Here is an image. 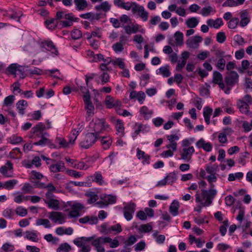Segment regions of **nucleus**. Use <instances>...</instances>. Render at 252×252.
Listing matches in <instances>:
<instances>
[{"instance_id": "nucleus-35", "label": "nucleus", "mask_w": 252, "mask_h": 252, "mask_svg": "<svg viewBox=\"0 0 252 252\" xmlns=\"http://www.w3.org/2000/svg\"><path fill=\"white\" fill-rule=\"evenodd\" d=\"M179 202L176 200H174L170 206L169 212L173 216H177L179 214Z\"/></svg>"}, {"instance_id": "nucleus-26", "label": "nucleus", "mask_w": 252, "mask_h": 252, "mask_svg": "<svg viewBox=\"0 0 252 252\" xmlns=\"http://www.w3.org/2000/svg\"><path fill=\"white\" fill-rule=\"evenodd\" d=\"M202 41V38L200 36L195 35L187 40L186 43L190 48H194L195 45Z\"/></svg>"}, {"instance_id": "nucleus-42", "label": "nucleus", "mask_w": 252, "mask_h": 252, "mask_svg": "<svg viewBox=\"0 0 252 252\" xmlns=\"http://www.w3.org/2000/svg\"><path fill=\"white\" fill-rule=\"evenodd\" d=\"M22 153L19 148H15L9 153V157L14 159L21 158Z\"/></svg>"}, {"instance_id": "nucleus-23", "label": "nucleus", "mask_w": 252, "mask_h": 252, "mask_svg": "<svg viewBox=\"0 0 252 252\" xmlns=\"http://www.w3.org/2000/svg\"><path fill=\"white\" fill-rule=\"evenodd\" d=\"M195 152V150L193 146L188 148H184L183 152L181 154V158L185 160L189 161L191 158V155Z\"/></svg>"}, {"instance_id": "nucleus-21", "label": "nucleus", "mask_w": 252, "mask_h": 252, "mask_svg": "<svg viewBox=\"0 0 252 252\" xmlns=\"http://www.w3.org/2000/svg\"><path fill=\"white\" fill-rule=\"evenodd\" d=\"M112 239L109 237H100L94 239L92 242V245L95 247H102L101 244L109 243L111 242Z\"/></svg>"}, {"instance_id": "nucleus-32", "label": "nucleus", "mask_w": 252, "mask_h": 252, "mask_svg": "<svg viewBox=\"0 0 252 252\" xmlns=\"http://www.w3.org/2000/svg\"><path fill=\"white\" fill-rule=\"evenodd\" d=\"M116 128L117 130L116 134L120 137L124 136V125L122 120L118 119L116 121Z\"/></svg>"}, {"instance_id": "nucleus-31", "label": "nucleus", "mask_w": 252, "mask_h": 252, "mask_svg": "<svg viewBox=\"0 0 252 252\" xmlns=\"http://www.w3.org/2000/svg\"><path fill=\"white\" fill-rule=\"evenodd\" d=\"M140 114L143 115L145 120H149L152 117L153 111L150 110L146 106H142L139 111Z\"/></svg>"}, {"instance_id": "nucleus-45", "label": "nucleus", "mask_w": 252, "mask_h": 252, "mask_svg": "<svg viewBox=\"0 0 252 252\" xmlns=\"http://www.w3.org/2000/svg\"><path fill=\"white\" fill-rule=\"evenodd\" d=\"M222 75L220 72L217 71H214L213 74V82L214 84H219L220 82L222 81Z\"/></svg>"}, {"instance_id": "nucleus-46", "label": "nucleus", "mask_w": 252, "mask_h": 252, "mask_svg": "<svg viewBox=\"0 0 252 252\" xmlns=\"http://www.w3.org/2000/svg\"><path fill=\"white\" fill-rule=\"evenodd\" d=\"M18 63H12L9 65L7 68V72L10 74L14 75L15 77L16 76V73L17 72V68L18 67Z\"/></svg>"}, {"instance_id": "nucleus-5", "label": "nucleus", "mask_w": 252, "mask_h": 252, "mask_svg": "<svg viewBox=\"0 0 252 252\" xmlns=\"http://www.w3.org/2000/svg\"><path fill=\"white\" fill-rule=\"evenodd\" d=\"M100 137L94 133L89 132L87 133L85 138L80 143L81 148L87 149L92 146Z\"/></svg>"}, {"instance_id": "nucleus-6", "label": "nucleus", "mask_w": 252, "mask_h": 252, "mask_svg": "<svg viewBox=\"0 0 252 252\" xmlns=\"http://www.w3.org/2000/svg\"><path fill=\"white\" fill-rule=\"evenodd\" d=\"M217 194V191L214 189H210L208 190H201V196L202 199L205 200V202H202V206L206 207L210 206L212 203V200Z\"/></svg>"}, {"instance_id": "nucleus-27", "label": "nucleus", "mask_w": 252, "mask_h": 252, "mask_svg": "<svg viewBox=\"0 0 252 252\" xmlns=\"http://www.w3.org/2000/svg\"><path fill=\"white\" fill-rule=\"evenodd\" d=\"M136 151V156L139 159L142 160L143 162L149 163L150 159L149 155L146 154L144 151L141 150L139 148H137Z\"/></svg>"}, {"instance_id": "nucleus-47", "label": "nucleus", "mask_w": 252, "mask_h": 252, "mask_svg": "<svg viewBox=\"0 0 252 252\" xmlns=\"http://www.w3.org/2000/svg\"><path fill=\"white\" fill-rule=\"evenodd\" d=\"M167 184L172 185L177 179V175L174 172L169 173L165 177Z\"/></svg>"}, {"instance_id": "nucleus-22", "label": "nucleus", "mask_w": 252, "mask_h": 252, "mask_svg": "<svg viewBox=\"0 0 252 252\" xmlns=\"http://www.w3.org/2000/svg\"><path fill=\"white\" fill-rule=\"evenodd\" d=\"M75 9L78 11L85 10L88 7V3L86 0H73Z\"/></svg>"}, {"instance_id": "nucleus-20", "label": "nucleus", "mask_w": 252, "mask_h": 252, "mask_svg": "<svg viewBox=\"0 0 252 252\" xmlns=\"http://www.w3.org/2000/svg\"><path fill=\"white\" fill-rule=\"evenodd\" d=\"M135 131L133 134V137H136L140 132L145 133L148 132L150 130V127L147 125H144L142 124L136 123L135 125Z\"/></svg>"}, {"instance_id": "nucleus-55", "label": "nucleus", "mask_w": 252, "mask_h": 252, "mask_svg": "<svg viewBox=\"0 0 252 252\" xmlns=\"http://www.w3.org/2000/svg\"><path fill=\"white\" fill-rule=\"evenodd\" d=\"M14 247L13 245L6 243L2 245L0 249V252H9L14 250Z\"/></svg>"}, {"instance_id": "nucleus-30", "label": "nucleus", "mask_w": 252, "mask_h": 252, "mask_svg": "<svg viewBox=\"0 0 252 252\" xmlns=\"http://www.w3.org/2000/svg\"><path fill=\"white\" fill-rule=\"evenodd\" d=\"M100 138L101 144L103 149L104 150L108 149L112 143L111 137L110 136H104L100 137Z\"/></svg>"}, {"instance_id": "nucleus-44", "label": "nucleus", "mask_w": 252, "mask_h": 252, "mask_svg": "<svg viewBox=\"0 0 252 252\" xmlns=\"http://www.w3.org/2000/svg\"><path fill=\"white\" fill-rule=\"evenodd\" d=\"M71 250V246L67 243L61 244L57 249V252H69Z\"/></svg>"}, {"instance_id": "nucleus-25", "label": "nucleus", "mask_w": 252, "mask_h": 252, "mask_svg": "<svg viewBox=\"0 0 252 252\" xmlns=\"http://www.w3.org/2000/svg\"><path fill=\"white\" fill-rule=\"evenodd\" d=\"M207 24L210 27L218 29L223 25V22L221 18H218L215 20L212 19H208L207 21Z\"/></svg>"}, {"instance_id": "nucleus-43", "label": "nucleus", "mask_w": 252, "mask_h": 252, "mask_svg": "<svg viewBox=\"0 0 252 252\" xmlns=\"http://www.w3.org/2000/svg\"><path fill=\"white\" fill-rule=\"evenodd\" d=\"M36 224L37 225H43L47 228H50L51 227L50 221L48 219H37L36 221Z\"/></svg>"}, {"instance_id": "nucleus-19", "label": "nucleus", "mask_w": 252, "mask_h": 252, "mask_svg": "<svg viewBox=\"0 0 252 252\" xmlns=\"http://www.w3.org/2000/svg\"><path fill=\"white\" fill-rule=\"evenodd\" d=\"M51 172L57 173L63 172L65 170L64 163L61 160L58 161L56 164H52L49 167Z\"/></svg>"}, {"instance_id": "nucleus-34", "label": "nucleus", "mask_w": 252, "mask_h": 252, "mask_svg": "<svg viewBox=\"0 0 252 252\" xmlns=\"http://www.w3.org/2000/svg\"><path fill=\"white\" fill-rule=\"evenodd\" d=\"M213 112V109L209 106H206L203 108V116L206 123L208 125L210 123V116Z\"/></svg>"}, {"instance_id": "nucleus-8", "label": "nucleus", "mask_w": 252, "mask_h": 252, "mask_svg": "<svg viewBox=\"0 0 252 252\" xmlns=\"http://www.w3.org/2000/svg\"><path fill=\"white\" fill-rule=\"evenodd\" d=\"M101 200L96 202L100 207H104L108 204H114L116 202V197L112 195L102 194L100 197Z\"/></svg>"}, {"instance_id": "nucleus-48", "label": "nucleus", "mask_w": 252, "mask_h": 252, "mask_svg": "<svg viewBox=\"0 0 252 252\" xmlns=\"http://www.w3.org/2000/svg\"><path fill=\"white\" fill-rule=\"evenodd\" d=\"M22 138L16 135H13L8 139V141L10 143L16 145L21 143L22 141Z\"/></svg>"}, {"instance_id": "nucleus-56", "label": "nucleus", "mask_w": 252, "mask_h": 252, "mask_svg": "<svg viewBox=\"0 0 252 252\" xmlns=\"http://www.w3.org/2000/svg\"><path fill=\"white\" fill-rule=\"evenodd\" d=\"M109 230L110 233L114 232L115 234H118L122 231L121 225L119 223L109 226Z\"/></svg>"}, {"instance_id": "nucleus-1", "label": "nucleus", "mask_w": 252, "mask_h": 252, "mask_svg": "<svg viewBox=\"0 0 252 252\" xmlns=\"http://www.w3.org/2000/svg\"><path fill=\"white\" fill-rule=\"evenodd\" d=\"M79 19L78 18L74 17L72 12L65 14L63 11H58L56 13L55 18L47 19L45 24L46 27L51 30L55 29H61L71 27L74 22H78Z\"/></svg>"}, {"instance_id": "nucleus-15", "label": "nucleus", "mask_w": 252, "mask_h": 252, "mask_svg": "<svg viewBox=\"0 0 252 252\" xmlns=\"http://www.w3.org/2000/svg\"><path fill=\"white\" fill-rule=\"evenodd\" d=\"M218 60L214 59V57H212L208 60L209 62L212 63H215L216 67L220 71H223L225 64L226 61L224 58H218Z\"/></svg>"}, {"instance_id": "nucleus-7", "label": "nucleus", "mask_w": 252, "mask_h": 252, "mask_svg": "<svg viewBox=\"0 0 252 252\" xmlns=\"http://www.w3.org/2000/svg\"><path fill=\"white\" fill-rule=\"evenodd\" d=\"M135 208L136 204L131 202L126 203L124 206L123 208L124 216L127 221H129L132 219Z\"/></svg>"}, {"instance_id": "nucleus-60", "label": "nucleus", "mask_w": 252, "mask_h": 252, "mask_svg": "<svg viewBox=\"0 0 252 252\" xmlns=\"http://www.w3.org/2000/svg\"><path fill=\"white\" fill-rule=\"evenodd\" d=\"M228 226V220H224L222 222V225L220 227V232L222 236H224L227 231V227Z\"/></svg>"}, {"instance_id": "nucleus-36", "label": "nucleus", "mask_w": 252, "mask_h": 252, "mask_svg": "<svg viewBox=\"0 0 252 252\" xmlns=\"http://www.w3.org/2000/svg\"><path fill=\"white\" fill-rule=\"evenodd\" d=\"M111 5L107 1L102 2L100 4L95 6V9L97 11L102 10L103 11L107 12L110 10Z\"/></svg>"}, {"instance_id": "nucleus-24", "label": "nucleus", "mask_w": 252, "mask_h": 252, "mask_svg": "<svg viewBox=\"0 0 252 252\" xmlns=\"http://www.w3.org/2000/svg\"><path fill=\"white\" fill-rule=\"evenodd\" d=\"M94 236L90 237H82L74 240L73 243L77 247L81 248L83 247L87 242H89L94 240Z\"/></svg>"}, {"instance_id": "nucleus-41", "label": "nucleus", "mask_w": 252, "mask_h": 252, "mask_svg": "<svg viewBox=\"0 0 252 252\" xmlns=\"http://www.w3.org/2000/svg\"><path fill=\"white\" fill-rule=\"evenodd\" d=\"M15 212L13 209L7 208L3 210L2 215L7 219H12L15 216Z\"/></svg>"}, {"instance_id": "nucleus-16", "label": "nucleus", "mask_w": 252, "mask_h": 252, "mask_svg": "<svg viewBox=\"0 0 252 252\" xmlns=\"http://www.w3.org/2000/svg\"><path fill=\"white\" fill-rule=\"evenodd\" d=\"M84 206L80 203H76L72 205V210L69 212V215L71 217H77L80 215V212L84 209Z\"/></svg>"}, {"instance_id": "nucleus-63", "label": "nucleus", "mask_w": 252, "mask_h": 252, "mask_svg": "<svg viewBox=\"0 0 252 252\" xmlns=\"http://www.w3.org/2000/svg\"><path fill=\"white\" fill-rule=\"evenodd\" d=\"M152 230V226L149 224H142L139 226V231L141 232H149Z\"/></svg>"}, {"instance_id": "nucleus-2", "label": "nucleus", "mask_w": 252, "mask_h": 252, "mask_svg": "<svg viewBox=\"0 0 252 252\" xmlns=\"http://www.w3.org/2000/svg\"><path fill=\"white\" fill-rule=\"evenodd\" d=\"M45 130L46 126L42 123H38L32 128V135L30 137L35 140H36L38 138H41L39 141L34 142L33 145L44 146L49 143V139L45 137V136L49 135L47 132H45Z\"/></svg>"}, {"instance_id": "nucleus-3", "label": "nucleus", "mask_w": 252, "mask_h": 252, "mask_svg": "<svg viewBox=\"0 0 252 252\" xmlns=\"http://www.w3.org/2000/svg\"><path fill=\"white\" fill-rule=\"evenodd\" d=\"M90 128L94 131L95 134H97L100 138L99 134L105 131H109V125L106 123L104 119L95 118L90 123Z\"/></svg>"}, {"instance_id": "nucleus-49", "label": "nucleus", "mask_w": 252, "mask_h": 252, "mask_svg": "<svg viewBox=\"0 0 252 252\" xmlns=\"http://www.w3.org/2000/svg\"><path fill=\"white\" fill-rule=\"evenodd\" d=\"M46 203H47L48 207L50 208L57 210L59 208V201L57 199H51Z\"/></svg>"}, {"instance_id": "nucleus-39", "label": "nucleus", "mask_w": 252, "mask_h": 252, "mask_svg": "<svg viewBox=\"0 0 252 252\" xmlns=\"http://www.w3.org/2000/svg\"><path fill=\"white\" fill-rule=\"evenodd\" d=\"M176 44L177 46H181L183 44V33L180 32H176L174 34Z\"/></svg>"}, {"instance_id": "nucleus-18", "label": "nucleus", "mask_w": 252, "mask_h": 252, "mask_svg": "<svg viewBox=\"0 0 252 252\" xmlns=\"http://www.w3.org/2000/svg\"><path fill=\"white\" fill-rule=\"evenodd\" d=\"M167 139L169 140L170 144L166 146L167 148H171L173 151L177 150L176 141L179 139V137L177 134H170L166 136Z\"/></svg>"}, {"instance_id": "nucleus-13", "label": "nucleus", "mask_w": 252, "mask_h": 252, "mask_svg": "<svg viewBox=\"0 0 252 252\" xmlns=\"http://www.w3.org/2000/svg\"><path fill=\"white\" fill-rule=\"evenodd\" d=\"M241 20L239 21V25L241 27L246 26L250 22L251 17L247 10H243L239 13Z\"/></svg>"}, {"instance_id": "nucleus-4", "label": "nucleus", "mask_w": 252, "mask_h": 252, "mask_svg": "<svg viewBox=\"0 0 252 252\" xmlns=\"http://www.w3.org/2000/svg\"><path fill=\"white\" fill-rule=\"evenodd\" d=\"M236 105L240 111L246 115L250 114V105H252V97L250 94H246L237 101Z\"/></svg>"}, {"instance_id": "nucleus-57", "label": "nucleus", "mask_w": 252, "mask_h": 252, "mask_svg": "<svg viewBox=\"0 0 252 252\" xmlns=\"http://www.w3.org/2000/svg\"><path fill=\"white\" fill-rule=\"evenodd\" d=\"M74 168L80 170H87L89 168V166L83 161H76V164H74Z\"/></svg>"}, {"instance_id": "nucleus-59", "label": "nucleus", "mask_w": 252, "mask_h": 252, "mask_svg": "<svg viewBox=\"0 0 252 252\" xmlns=\"http://www.w3.org/2000/svg\"><path fill=\"white\" fill-rule=\"evenodd\" d=\"M239 23V19L238 18H231L228 23V27L229 29H234Z\"/></svg>"}, {"instance_id": "nucleus-9", "label": "nucleus", "mask_w": 252, "mask_h": 252, "mask_svg": "<svg viewBox=\"0 0 252 252\" xmlns=\"http://www.w3.org/2000/svg\"><path fill=\"white\" fill-rule=\"evenodd\" d=\"M239 75L235 71H231L224 78L226 86L233 87L239 81Z\"/></svg>"}, {"instance_id": "nucleus-58", "label": "nucleus", "mask_w": 252, "mask_h": 252, "mask_svg": "<svg viewBox=\"0 0 252 252\" xmlns=\"http://www.w3.org/2000/svg\"><path fill=\"white\" fill-rule=\"evenodd\" d=\"M71 36L74 40H77L82 36V32L78 29H74L71 32Z\"/></svg>"}, {"instance_id": "nucleus-14", "label": "nucleus", "mask_w": 252, "mask_h": 252, "mask_svg": "<svg viewBox=\"0 0 252 252\" xmlns=\"http://www.w3.org/2000/svg\"><path fill=\"white\" fill-rule=\"evenodd\" d=\"M41 46L43 48H45L47 51L51 52L52 54L57 55L58 51L51 40H46L42 41L41 43Z\"/></svg>"}, {"instance_id": "nucleus-53", "label": "nucleus", "mask_w": 252, "mask_h": 252, "mask_svg": "<svg viewBox=\"0 0 252 252\" xmlns=\"http://www.w3.org/2000/svg\"><path fill=\"white\" fill-rule=\"evenodd\" d=\"M86 195L89 197L88 202L89 204L93 203L98 199V196L94 192H91L86 194Z\"/></svg>"}, {"instance_id": "nucleus-64", "label": "nucleus", "mask_w": 252, "mask_h": 252, "mask_svg": "<svg viewBox=\"0 0 252 252\" xmlns=\"http://www.w3.org/2000/svg\"><path fill=\"white\" fill-rule=\"evenodd\" d=\"M93 177L94 178V179H93V181H94L95 182L98 183L99 185H101L102 183V176L100 172H95Z\"/></svg>"}, {"instance_id": "nucleus-61", "label": "nucleus", "mask_w": 252, "mask_h": 252, "mask_svg": "<svg viewBox=\"0 0 252 252\" xmlns=\"http://www.w3.org/2000/svg\"><path fill=\"white\" fill-rule=\"evenodd\" d=\"M96 76L97 74L95 73H87L86 75H85V81L88 87L92 89V84H89V81L93 79Z\"/></svg>"}, {"instance_id": "nucleus-52", "label": "nucleus", "mask_w": 252, "mask_h": 252, "mask_svg": "<svg viewBox=\"0 0 252 252\" xmlns=\"http://www.w3.org/2000/svg\"><path fill=\"white\" fill-rule=\"evenodd\" d=\"M104 102L107 108L110 109L114 107V98L110 95L106 96Z\"/></svg>"}, {"instance_id": "nucleus-11", "label": "nucleus", "mask_w": 252, "mask_h": 252, "mask_svg": "<svg viewBox=\"0 0 252 252\" xmlns=\"http://www.w3.org/2000/svg\"><path fill=\"white\" fill-rule=\"evenodd\" d=\"M49 218L55 223L63 224L65 222V217L60 212L52 211L49 213Z\"/></svg>"}, {"instance_id": "nucleus-28", "label": "nucleus", "mask_w": 252, "mask_h": 252, "mask_svg": "<svg viewBox=\"0 0 252 252\" xmlns=\"http://www.w3.org/2000/svg\"><path fill=\"white\" fill-rule=\"evenodd\" d=\"M28 107V102L26 100L22 99L18 101L16 103V108L18 111V113L23 115L25 113V110Z\"/></svg>"}, {"instance_id": "nucleus-40", "label": "nucleus", "mask_w": 252, "mask_h": 252, "mask_svg": "<svg viewBox=\"0 0 252 252\" xmlns=\"http://www.w3.org/2000/svg\"><path fill=\"white\" fill-rule=\"evenodd\" d=\"M198 24V21L196 17H191L188 19L186 22L187 27L189 28L196 27Z\"/></svg>"}, {"instance_id": "nucleus-37", "label": "nucleus", "mask_w": 252, "mask_h": 252, "mask_svg": "<svg viewBox=\"0 0 252 252\" xmlns=\"http://www.w3.org/2000/svg\"><path fill=\"white\" fill-rule=\"evenodd\" d=\"M17 183L18 181L15 179L7 181L3 183V188L7 190L12 189Z\"/></svg>"}, {"instance_id": "nucleus-33", "label": "nucleus", "mask_w": 252, "mask_h": 252, "mask_svg": "<svg viewBox=\"0 0 252 252\" xmlns=\"http://www.w3.org/2000/svg\"><path fill=\"white\" fill-rule=\"evenodd\" d=\"M25 238L34 242H37L39 240L36 231H27L25 232Z\"/></svg>"}, {"instance_id": "nucleus-38", "label": "nucleus", "mask_w": 252, "mask_h": 252, "mask_svg": "<svg viewBox=\"0 0 252 252\" xmlns=\"http://www.w3.org/2000/svg\"><path fill=\"white\" fill-rule=\"evenodd\" d=\"M24 193H34L33 186L29 183H25L21 188Z\"/></svg>"}, {"instance_id": "nucleus-12", "label": "nucleus", "mask_w": 252, "mask_h": 252, "mask_svg": "<svg viewBox=\"0 0 252 252\" xmlns=\"http://www.w3.org/2000/svg\"><path fill=\"white\" fill-rule=\"evenodd\" d=\"M132 12L135 14L138 13L139 16L142 18L143 21H147L148 19L149 13L145 10L143 6L139 5H136V7H132Z\"/></svg>"}, {"instance_id": "nucleus-51", "label": "nucleus", "mask_w": 252, "mask_h": 252, "mask_svg": "<svg viewBox=\"0 0 252 252\" xmlns=\"http://www.w3.org/2000/svg\"><path fill=\"white\" fill-rule=\"evenodd\" d=\"M124 43L117 42L112 45V49L115 53L122 52L124 49Z\"/></svg>"}, {"instance_id": "nucleus-62", "label": "nucleus", "mask_w": 252, "mask_h": 252, "mask_svg": "<svg viewBox=\"0 0 252 252\" xmlns=\"http://www.w3.org/2000/svg\"><path fill=\"white\" fill-rule=\"evenodd\" d=\"M15 213L17 215L19 216L24 217L27 215L28 211L26 208L22 206H18L16 209Z\"/></svg>"}, {"instance_id": "nucleus-54", "label": "nucleus", "mask_w": 252, "mask_h": 252, "mask_svg": "<svg viewBox=\"0 0 252 252\" xmlns=\"http://www.w3.org/2000/svg\"><path fill=\"white\" fill-rule=\"evenodd\" d=\"M114 65H117L120 69H124L125 67V63L124 62V59L122 58H117L115 60L112 61Z\"/></svg>"}, {"instance_id": "nucleus-10", "label": "nucleus", "mask_w": 252, "mask_h": 252, "mask_svg": "<svg viewBox=\"0 0 252 252\" xmlns=\"http://www.w3.org/2000/svg\"><path fill=\"white\" fill-rule=\"evenodd\" d=\"M83 101L85 103V109L87 111V115L89 116L94 114V106L91 101L90 94L88 93L83 96Z\"/></svg>"}, {"instance_id": "nucleus-50", "label": "nucleus", "mask_w": 252, "mask_h": 252, "mask_svg": "<svg viewBox=\"0 0 252 252\" xmlns=\"http://www.w3.org/2000/svg\"><path fill=\"white\" fill-rule=\"evenodd\" d=\"M44 238L48 242H52L53 244H57L60 241L59 238L53 237L51 234H48L44 235Z\"/></svg>"}, {"instance_id": "nucleus-29", "label": "nucleus", "mask_w": 252, "mask_h": 252, "mask_svg": "<svg viewBox=\"0 0 252 252\" xmlns=\"http://www.w3.org/2000/svg\"><path fill=\"white\" fill-rule=\"evenodd\" d=\"M156 74L157 75H161L163 77H169L171 75V72L169 70V66L168 65H166L160 67L156 70Z\"/></svg>"}, {"instance_id": "nucleus-17", "label": "nucleus", "mask_w": 252, "mask_h": 252, "mask_svg": "<svg viewBox=\"0 0 252 252\" xmlns=\"http://www.w3.org/2000/svg\"><path fill=\"white\" fill-rule=\"evenodd\" d=\"M196 146L199 148L203 149L205 151L209 152L212 150L213 146L211 143L206 142L205 140L201 138L195 144Z\"/></svg>"}]
</instances>
